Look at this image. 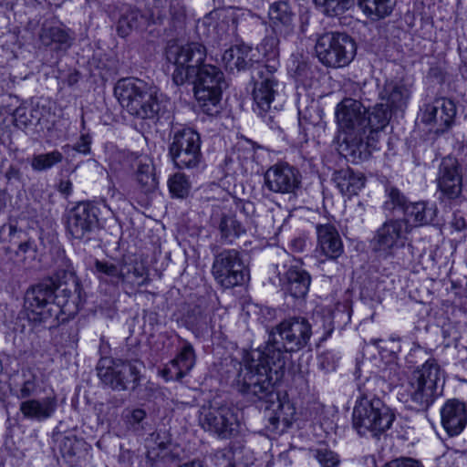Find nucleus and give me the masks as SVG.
I'll return each instance as SVG.
<instances>
[{
    "mask_svg": "<svg viewBox=\"0 0 467 467\" xmlns=\"http://www.w3.org/2000/svg\"><path fill=\"white\" fill-rule=\"evenodd\" d=\"M317 248L316 252L329 260H336L344 252L343 242L335 225L318 223L316 225Z\"/></svg>",
    "mask_w": 467,
    "mask_h": 467,
    "instance_id": "obj_20",
    "label": "nucleus"
},
{
    "mask_svg": "<svg viewBox=\"0 0 467 467\" xmlns=\"http://www.w3.org/2000/svg\"><path fill=\"white\" fill-rule=\"evenodd\" d=\"M205 20H217L226 26V30L233 33L236 30L238 20V10L234 7H223L215 9L208 14Z\"/></svg>",
    "mask_w": 467,
    "mask_h": 467,
    "instance_id": "obj_38",
    "label": "nucleus"
},
{
    "mask_svg": "<svg viewBox=\"0 0 467 467\" xmlns=\"http://www.w3.org/2000/svg\"><path fill=\"white\" fill-rule=\"evenodd\" d=\"M438 188L448 199L458 198L462 190V176L458 161L451 157L444 158L439 168Z\"/></svg>",
    "mask_w": 467,
    "mask_h": 467,
    "instance_id": "obj_19",
    "label": "nucleus"
},
{
    "mask_svg": "<svg viewBox=\"0 0 467 467\" xmlns=\"http://www.w3.org/2000/svg\"><path fill=\"white\" fill-rule=\"evenodd\" d=\"M57 408L55 398L47 397L42 400H31V418L43 420L49 418Z\"/></svg>",
    "mask_w": 467,
    "mask_h": 467,
    "instance_id": "obj_39",
    "label": "nucleus"
},
{
    "mask_svg": "<svg viewBox=\"0 0 467 467\" xmlns=\"http://www.w3.org/2000/svg\"><path fill=\"white\" fill-rule=\"evenodd\" d=\"M5 206V195L0 193V212L4 209Z\"/></svg>",
    "mask_w": 467,
    "mask_h": 467,
    "instance_id": "obj_59",
    "label": "nucleus"
},
{
    "mask_svg": "<svg viewBox=\"0 0 467 467\" xmlns=\"http://www.w3.org/2000/svg\"><path fill=\"white\" fill-rule=\"evenodd\" d=\"M279 35L275 34V36H269L265 37L263 39L262 43L260 44V47H259L261 52L265 57H267L273 60L272 64H274V62H275L276 66H277V63L275 60V58L279 54V50H278L279 40L277 37Z\"/></svg>",
    "mask_w": 467,
    "mask_h": 467,
    "instance_id": "obj_45",
    "label": "nucleus"
},
{
    "mask_svg": "<svg viewBox=\"0 0 467 467\" xmlns=\"http://www.w3.org/2000/svg\"><path fill=\"white\" fill-rule=\"evenodd\" d=\"M455 115L453 101L441 98L425 106L421 120L427 125L436 126L437 131H443L451 125Z\"/></svg>",
    "mask_w": 467,
    "mask_h": 467,
    "instance_id": "obj_21",
    "label": "nucleus"
},
{
    "mask_svg": "<svg viewBox=\"0 0 467 467\" xmlns=\"http://www.w3.org/2000/svg\"><path fill=\"white\" fill-rule=\"evenodd\" d=\"M63 281L57 282L52 278L43 280L31 289V323H47L52 317V310L48 307L51 301L58 306H65L79 285L78 278L72 273H63Z\"/></svg>",
    "mask_w": 467,
    "mask_h": 467,
    "instance_id": "obj_5",
    "label": "nucleus"
},
{
    "mask_svg": "<svg viewBox=\"0 0 467 467\" xmlns=\"http://www.w3.org/2000/svg\"><path fill=\"white\" fill-rule=\"evenodd\" d=\"M410 225L401 219H389L376 231L373 249L384 257L392 256L394 250L404 245Z\"/></svg>",
    "mask_w": 467,
    "mask_h": 467,
    "instance_id": "obj_14",
    "label": "nucleus"
},
{
    "mask_svg": "<svg viewBox=\"0 0 467 467\" xmlns=\"http://www.w3.org/2000/svg\"><path fill=\"white\" fill-rule=\"evenodd\" d=\"M336 118L342 131L367 130V109L358 100L343 99L337 106Z\"/></svg>",
    "mask_w": 467,
    "mask_h": 467,
    "instance_id": "obj_18",
    "label": "nucleus"
},
{
    "mask_svg": "<svg viewBox=\"0 0 467 467\" xmlns=\"http://www.w3.org/2000/svg\"><path fill=\"white\" fill-rule=\"evenodd\" d=\"M191 81L194 83V95L202 112L217 115L221 111L222 91L227 86L223 71L216 66L204 64Z\"/></svg>",
    "mask_w": 467,
    "mask_h": 467,
    "instance_id": "obj_8",
    "label": "nucleus"
},
{
    "mask_svg": "<svg viewBox=\"0 0 467 467\" xmlns=\"http://www.w3.org/2000/svg\"><path fill=\"white\" fill-rule=\"evenodd\" d=\"M58 191L66 195H68L72 192V182L69 180L61 181L58 185Z\"/></svg>",
    "mask_w": 467,
    "mask_h": 467,
    "instance_id": "obj_53",
    "label": "nucleus"
},
{
    "mask_svg": "<svg viewBox=\"0 0 467 467\" xmlns=\"http://www.w3.org/2000/svg\"><path fill=\"white\" fill-rule=\"evenodd\" d=\"M267 16L274 34L287 36L294 32L296 13L286 1L279 0L272 3Z\"/></svg>",
    "mask_w": 467,
    "mask_h": 467,
    "instance_id": "obj_22",
    "label": "nucleus"
},
{
    "mask_svg": "<svg viewBox=\"0 0 467 467\" xmlns=\"http://www.w3.org/2000/svg\"><path fill=\"white\" fill-rule=\"evenodd\" d=\"M63 155L57 150L46 154H39L34 157L31 166L36 171H45L50 169L55 164L61 162Z\"/></svg>",
    "mask_w": 467,
    "mask_h": 467,
    "instance_id": "obj_42",
    "label": "nucleus"
},
{
    "mask_svg": "<svg viewBox=\"0 0 467 467\" xmlns=\"http://www.w3.org/2000/svg\"><path fill=\"white\" fill-rule=\"evenodd\" d=\"M344 138L340 144L341 153L352 162L367 160L370 154L369 141L365 142L363 135L366 131H343Z\"/></svg>",
    "mask_w": 467,
    "mask_h": 467,
    "instance_id": "obj_26",
    "label": "nucleus"
},
{
    "mask_svg": "<svg viewBox=\"0 0 467 467\" xmlns=\"http://www.w3.org/2000/svg\"><path fill=\"white\" fill-rule=\"evenodd\" d=\"M276 65L265 64L258 67L257 78L253 90L254 111L267 121L275 119L272 103L279 89V81L275 75Z\"/></svg>",
    "mask_w": 467,
    "mask_h": 467,
    "instance_id": "obj_11",
    "label": "nucleus"
},
{
    "mask_svg": "<svg viewBox=\"0 0 467 467\" xmlns=\"http://www.w3.org/2000/svg\"><path fill=\"white\" fill-rule=\"evenodd\" d=\"M165 56L167 62L174 67L172 81L181 86L196 77L198 69L205 64L207 51L202 44L197 42L172 44L166 48Z\"/></svg>",
    "mask_w": 467,
    "mask_h": 467,
    "instance_id": "obj_7",
    "label": "nucleus"
},
{
    "mask_svg": "<svg viewBox=\"0 0 467 467\" xmlns=\"http://www.w3.org/2000/svg\"><path fill=\"white\" fill-rule=\"evenodd\" d=\"M95 269L98 273L109 277L112 282H122L123 262L119 265H117L107 261L96 260Z\"/></svg>",
    "mask_w": 467,
    "mask_h": 467,
    "instance_id": "obj_43",
    "label": "nucleus"
},
{
    "mask_svg": "<svg viewBox=\"0 0 467 467\" xmlns=\"http://www.w3.org/2000/svg\"><path fill=\"white\" fill-rule=\"evenodd\" d=\"M312 336V327L303 317H288L275 326L265 347V354L277 369L285 366L286 353L304 348Z\"/></svg>",
    "mask_w": 467,
    "mask_h": 467,
    "instance_id": "obj_3",
    "label": "nucleus"
},
{
    "mask_svg": "<svg viewBox=\"0 0 467 467\" xmlns=\"http://www.w3.org/2000/svg\"><path fill=\"white\" fill-rule=\"evenodd\" d=\"M199 422L204 431L222 438H229L237 432L239 426L235 410L227 405L202 406L200 410Z\"/></svg>",
    "mask_w": 467,
    "mask_h": 467,
    "instance_id": "obj_13",
    "label": "nucleus"
},
{
    "mask_svg": "<svg viewBox=\"0 0 467 467\" xmlns=\"http://www.w3.org/2000/svg\"><path fill=\"white\" fill-rule=\"evenodd\" d=\"M25 337V331L22 329L19 333H16L14 337V343L17 348L22 347V342Z\"/></svg>",
    "mask_w": 467,
    "mask_h": 467,
    "instance_id": "obj_55",
    "label": "nucleus"
},
{
    "mask_svg": "<svg viewBox=\"0 0 467 467\" xmlns=\"http://www.w3.org/2000/svg\"><path fill=\"white\" fill-rule=\"evenodd\" d=\"M314 456L324 467H337L339 463L338 456L329 449L320 448L314 451Z\"/></svg>",
    "mask_w": 467,
    "mask_h": 467,
    "instance_id": "obj_47",
    "label": "nucleus"
},
{
    "mask_svg": "<svg viewBox=\"0 0 467 467\" xmlns=\"http://www.w3.org/2000/svg\"><path fill=\"white\" fill-rule=\"evenodd\" d=\"M391 111L382 102L377 104L371 111H367V114H368L367 116V129L370 130L371 134L377 133L387 126L390 119Z\"/></svg>",
    "mask_w": 467,
    "mask_h": 467,
    "instance_id": "obj_36",
    "label": "nucleus"
},
{
    "mask_svg": "<svg viewBox=\"0 0 467 467\" xmlns=\"http://www.w3.org/2000/svg\"><path fill=\"white\" fill-rule=\"evenodd\" d=\"M27 384H28V381H25V382L23 383V386H22L21 389H20V395H19V397H20V398H22V399L26 398V397H27V395H28V388H27Z\"/></svg>",
    "mask_w": 467,
    "mask_h": 467,
    "instance_id": "obj_58",
    "label": "nucleus"
},
{
    "mask_svg": "<svg viewBox=\"0 0 467 467\" xmlns=\"http://www.w3.org/2000/svg\"><path fill=\"white\" fill-rule=\"evenodd\" d=\"M179 467H203V464L201 461L195 460L191 462L184 463Z\"/></svg>",
    "mask_w": 467,
    "mask_h": 467,
    "instance_id": "obj_57",
    "label": "nucleus"
},
{
    "mask_svg": "<svg viewBox=\"0 0 467 467\" xmlns=\"http://www.w3.org/2000/svg\"><path fill=\"white\" fill-rule=\"evenodd\" d=\"M358 5L372 20L383 19L393 11L391 0H358Z\"/></svg>",
    "mask_w": 467,
    "mask_h": 467,
    "instance_id": "obj_33",
    "label": "nucleus"
},
{
    "mask_svg": "<svg viewBox=\"0 0 467 467\" xmlns=\"http://www.w3.org/2000/svg\"><path fill=\"white\" fill-rule=\"evenodd\" d=\"M15 118V125L21 129V130H26L28 125V119L26 115L25 109H17L15 111L14 114Z\"/></svg>",
    "mask_w": 467,
    "mask_h": 467,
    "instance_id": "obj_52",
    "label": "nucleus"
},
{
    "mask_svg": "<svg viewBox=\"0 0 467 467\" xmlns=\"http://www.w3.org/2000/svg\"><path fill=\"white\" fill-rule=\"evenodd\" d=\"M364 464L367 467H377L376 458L374 455H368L364 457Z\"/></svg>",
    "mask_w": 467,
    "mask_h": 467,
    "instance_id": "obj_56",
    "label": "nucleus"
},
{
    "mask_svg": "<svg viewBox=\"0 0 467 467\" xmlns=\"http://www.w3.org/2000/svg\"><path fill=\"white\" fill-rule=\"evenodd\" d=\"M147 280L148 270L142 263L123 261L122 282L140 286L145 285Z\"/></svg>",
    "mask_w": 467,
    "mask_h": 467,
    "instance_id": "obj_35",
    "label": "nucleus"
},
{
    "mask_svg": "<svg viewBox=\"0 0 467 467\" xmlns=\"http://www.w3.org/2000/svg\"><path fill=\"white\" fill-rule=\"evenodd\" d=\"M315 49L323 65L337 68L348 66L354 59L357 45L347 34L328 32L317 38Z\"/></svg>",
    "mask_w": 467,
    "mask_h": 467,
    "instance_id": "obj_9",
    "label": "nucleus"
},
{
    "mask_svg": "<svg viewBox=\"0 0 467 467\" xmlns=\"http://www.w3.org/2000/svg\"><path fill=\"white\" fill-rule=\"evenodd\" d=\"M168 186L171 193L178 198H183L188 195L190 191V182L183 173H175L169 179Z\"/></svg>",
    "mask_w": 467,
    "mask_h": 467,
    "instance_id": "obj_44",
    "label": "nucleus"
},
{
    "mask_svg": "<svg viewBox=\"0 0 467 467\" xmlns=\"http://www.w3.org/2000/svg\"><path fill=\"white\" fill-rule=\"evenodd\" d=\"M19 431V428H14L11 432H12V437Z\"/></svg>",
    "mask_w": 467,
    "mask_h": 467,
    "instance_id": "obj_63",
    "label": "nucleus"
},
{
    "mask_svg": "<svg viewBox=\"0 0 467 467\" xmlns=\"http://www.w3.org/2000/svg\"><path fill=\"white\" fill-rule=\"evenodd\" d=\"M282 289L294 298H304L310 286L309 274L298 266H291L280 276Z\"/></svg>",
    "mask_w": 467,
    "mask_h": 467,
    "instance_id": "obj_25",
    "label": "nucleus"
},
{
    "mask_svg": "<svg viewBox=\"0 0 467 467\" xmlns=\"http://www.w3.org/2000/svg\"><path fill=\"white\" fill-rule=\"evenodd\" d=\"M219 230L222 238L230 242L245 232L244 227L233 214L222 215L219 223Z\"/></svg>",
    "mask_w": 467,
    "mask_h": 467,
    "instance_id": "obj_37",
    "label": "nucleus"
},
{
    "mask_svg": "<svg viewBox=\"0 0 467 467\" xmlns=\"http://www.w3.org/2000/svg\"><path fill=\"white\" fill-rule=\"evenodd\" d=\"M39 39L44 46L54 47L55 49H67L73 43L74 36L69 29L46 22L39 33Z\"/></svg>",
    "mask_w": 467,
    "mask_h": 467,
    "instance_id": "obj_28",
    "label": "nucleus"
},
{
    "mask_svg": "<svg viewBox=\"0 0 467 467\" xmlns=\"http://www.w3.org/2000/svg\"><path fill=\"white\" fill-rule=\"evenodd\" d=\"M159 447H161V449H166L167 448V445L165 442H160L159 443Z\"/></svg>",
    "mask_w": 467,
    "mask_h": 467,
    "instance_id": "obj_62",
    "label": "nucleus"
},
{
    "mask_svg": "<svg viewBox=\"0 0 467 467\" xmlns=\"http://www.w3.org/2000/svg\"><path fill=\"white\" fill-rule=\"evenodd\" d=\"M383 467H423V465L411 458L396 459L388 463Z\"/></svg>",
    "mask_w": 467,
    "mask_h": 467,
    "instance_id": "obj_50",
    "label": "nucleus"
},
{
    "mask_svg": "<svg viewBox=\"0 0 467 467\" xmlns=\"http://www.w3.org/2000/svg\"><path fill=\"white\" fill-rule=\"evenodd\" d=\"M146 17L137 9L129 8L119 17L117 25V32L121 37L129 36L132 30L144 26Z\"/></svg>",
    "mask_w": 467,
    "mask_h": 467,
    "instance_id": "obj_34",
    "label": "nucleus"
},
{
    "mask_svg": "<svg viewBox=\"0 0 467 467\" xmlns=\"http://www.w3.org/2000/svg\"><path fill=\"white\" fill-rule=\"evenodd\" d=\"M402 220L410 225V232L412 227L428 224L433 221L435 210L428 207L425 202H411L405 208Z\"/></svg>",
    "mask_w": 467,
    "mask_h": 467,
    "instance_id": "obj_30",
    "label": "nucleus"
},
{
    "mask_svg": "<svg viewBox=\"0 0 467 467\" xmlns=\"http://www.w3.org/2000/svg\"><path fill=\"white\" fill-rule=\"evenodd\" d=\"M301 183L299 171L287 163L271 166L265 173V185L275 193H294Z\"/></svg>",
    "mask_w": 467,
    "mask_h": 467,
    "instance_id": "obj_16",
    "label": "nucleus"
},
{
    "mask_svg": "<svg viewBox=\"0 0 467 467\" xmlns=\"http://www.w3.org/2000/svg\"><path fill=\"white\" fill-rule=\"evenodd\" d=\"M91 142L92 140L89 134H81L79 140L73 146V150L84 155L89 154Z\"/></svg>",
    "mask_w": 467,
    "mask_h": 467,
    "instance_id": "obj_49",
    "label": "nucleus"
},
{
    "mask_svg": "<svg viewBox=\"0 0 467 467\" xmlns=\"http://www.w3.org/2000/svg\"><path fill=\"white\" fill-rule=\"evenodd\" d=\"M194 363L193 348L191 344L186 343L177 357L170 362L165 371L171 374L175 379L180 380L193 368Z\"/></svg>",
    "mask_w": 467,
    "mask_h": 467,
    "instance_id": "obj_31",
    "label": "nucleus"
},
{
    "mask_svg": "<svg viewBox=\"0 0 467 467\" xmlns=\"http://www.w3.org/2000/svg\"><path fill=\"white\" fill-rule=\"evenodd\" d=\"M146 411L142 409H134L131 410H125L123 413V419L129 429L133 431H139L140 429V423L146 418Z\"/></svg>",
    "mask_w": 467,
    "mask_h": 467,
    "instance_id": "obj_46",
    "label": "nucleus"
},
{
    "mask_svg": "<svg viewBox=\"0 0 467 467\" xmlns=\"http://www.w3.org/2000/svg\"><path fill=\"white\" fill-rule=\"evenodd\" d=\"M379 341H381V340L380 339H372L371 340L372 344H374V345H378Z\"/></svg>",
    "mask_w": 467,
    "mask_h": 467,
    "instance_id": "obj_64",
    "label": "nucleus"
},
{
    "mask_svg": "<svg viewBox=\"0 0 467 467\" xmlns=\"http://www.w3.org/2000/svg\"><path fill=\"white\" fill-rule=\"evenodd\" d=\"M443 375L435 359H428L413 369L401 384L400 400L416 410H427L441 394Z\"/></svg>",
    "mask_w": 467,
    "mask_h": 467,
    "instance_id": "obj_2",
    "label": "nucleus"
},
{
    "mask_svg": "<svg viewBox=\"0 0 467 467\" xmlns=\"http://www.w3.org/2000/svg\"><path fill=\"white\" fill-rule=\"evenodd\" d=\"M134 462V453L130 450L121 448L119 455V467H131Z\"/></svg>",
    "mask_w": 467,
    "mask_h": 467,
    "instance_id": "obj_51",
    "label": "nucleus"
},
{
    "mask_svg": "<svg viewBox=\"0 0 467 467\" xmlns=\"http://www.w3.org/2000/svg\"><path fill=\"white\" fill-rule=\"evenodd\" d=\"M213 462L217 467H234V452L227 448L219 450L213 454Z\"/></svg>",
    "mask_w": 467,
    "mask_h": 467,
    "instance_id": "obj_48",
    "label": "nucleus"
},
{
    "mask_svg": "<svg viewBox=\"0 0 467 467\" xmlns=\"http://www.w3.org/2000/svg\"><path fill=\"white\" fill-rule=\"evenodd\" d=\"M333 180L339 192L348 197L357 195L366 183L365 176L361 172H356L351 169H342L336 171Z\"/></svg>",
    "mask_w": 467,
    "mask_h": 467,
    "instance_id": "obj_29",
    "label": "nucleus"
},
{
    "mask_svg": "<svg viewBox=\"0 0 467 467\" xmlns=\"http://www.w3.org/2000/svg\"><path fill=\"white\" fill-rule=\"evenodd\" d=\"M27 245H28L27 242L20 244L19 250H21L22 252L26 253V249H27Z\"/></svg>",
    "mask_w": 467,
    "mask_h": 467,
    "instance_id": "obj_60",
    "label": "nucleus"
},
{
    "mask_svg": "<svg viewBox=\"0 0 467 467\" xmlns=\"http://www.w3.org/2000/svg\"><path fill=\"white\" fill-rule=\"evenodd\" d=\"M254 2V4L256 5V6H260L261 4L264 3L265 0H252Z\"/></svg>",
    "mask_w": 467,
    "mask_h": 467,
    "instance_id": "obj_61",
    "label": "nucleus"
},
{
    "mask_svg": "<svg viewBox=\"0 0 467 467\" xmlns=\"http://www.w3.org/2000/svg\"><path fill=\"white\" fill-rule=\"evenodd\" d=\"M201 145L200 134L191 128H184L172 136L169 155L178 169H196L202 161Z\"/></svg>",
    "mask_w": 467,
    "mask_h": 467,
    "instance_id": "obj_10",
    "label": "nucleus"
},
{
    "mask_svg": "<svg viewBox=\"0 0 467 467\" xmlns=\"http://www.w3.org/2000/svg\"><path fill=\"white\" fill-rule=\"evenodd\" d=\"M410 95V87L402 79L386 81L379 94L382 103L392 111L404 110Z\"/></svg>",
    "mask_w": 467,
    "mask_h": 467,
    "instance_id": "obj_23",
    "label": "nucleus"
},
{
    "mask_svg": "<svg viewBox=\"0 0 467 467\" xmlns=\"http://www.w3.org/2000/svg\"><path fill=\"white\" fill-rule=\"evenodd\" d=\"M277 369L265 354V350H255L246 359L237 376L240 391L251 398L270 401L274 396L272 373L277 376Z\"/></svg>",
    "mask_w": 467,
    "mask_h": 467,
    "instance_id": "obj_4",
    "label": "nucleus"
},
{
    "mask_svg": "<svg viewBox=\"0 0 467 467\" xmlns=\"http://www.w3.org/2000/svg\"><path fill=\"white\" fill-rule=\"evenodd\" d=\"M20 411L25 419L29 416V400H24L21 402Z\"/></svg>",
    "mask_w": 467,
    "mask_h": 467,
    "instance_id": "obj_54",
    "label": "nucleus"
},
{
    "mask_svg": "<svg viewBox=\"0 0 467 467\" xmlns=\"http://www.w3.org/2000/svg\"><path fill=\"white\" fill-rule=\"evenodd\" d=\"M212 274L223 288L241 285L249 278L243 255L235 249L223 250L214 256Z\"/></svg>",
    "mask_w": 467,
    "mask_h": 467,
    "instance_id": "obj_12",
    "label": "nucleus"
},
{
    "mask_svg": "<svg viewBox=\"0 0 467 467\" xmlns=\"http://www.w3.org/2000/svg\"><path fill=\"white\" fill-rule=\"evenodd\" d=\"M97 208L89 202H79L67 214V232L76 239H83L98 225Z\"/></svg>",
    "mask_w": 467,
    "mask_h": 467,
    "instance_id": "obj_17",
    "label": "nucleus"
},
{
    "mask_svg": "<svg viewBox=\"0 0 467 467\" xmlns=\"http://www.w3.org/2000/svg\"><path fill=\"white\" fill-rule=\"evenodd\" d=\"M251 52L252 49L248 47H232L224 51L223 61L230 70L245 69L252 62Z\"/></svg>",
    "mask_w": 467,
    "mask_h": 467,
    "instance_id": "obj_32",
    "label": "nucleus"
},
{
    "mask_svg": "<svg viewBox=\"0 0 467 467\" xmlns=\"http://www.w3.org/2000/svg\"><path fill=\"white\" fill-rule=\"evenodd\" d=\"M387 199L384 202V209L393 211L395 209L405 210L407 204V199L404 194L394 186H388L386 188Z\"/></svg>",
    "mask_w": 467,
    "mask_h": 467,
    "instance_id": "obj_41",
    "label": "nucleus"
},
{
    "mask_svg": "<svg viewBox=\"0 0 467 467\" xmlns=\"http://www.w3.org/2000/svg\"><path fill=\"white\" fill-rule=\"evenodd\" d=\"M135 181L144 193L153 192L158 188V178L153 161L146 155L137 156L132 165Z\"/></svg>",
    "mask_w": 467,
    "mask_h": 467,
    "instance_id": "obj_27",
    "label": "nucleus"
},
{
    "mask_svg": "<svg viewBox=\"0 0 467 467\" xmlns=\"http://www.w3.org/2000/svg\"><path fill=\"white\" fill-rule=\"evenodd\" d=\"M114 93L119 104L138 119H152L161 110L157 91L139 78L119 79Z\"/></svg>",
    "mask_w": 467,
    "mask_h": 467,
    "instance_id": "obj_6",
    "label": "nucleus"
},
{
    "mask_svg": "<svg viewBox=\"0 0 467 467\" xmlns=\"http://www.w3.org/2000/svg\"><path fill=\"white\" fill-rule=\"evenodd\" d=\"M385 384L381 378L372 376L358 387L359 397L353 410L352 422L361 436L369 432L378 437L389 430L395 420L392 410L378 397Z\"/></svg>",
    "mask_w": 467,
    "mask_h": 467,
    "instance_id": "obj_1",
    "label": "nucleus"
},
{
    "mask_svg": "<svg viewBox=\"0 0 467 467\" xmlns=\"http://www.w3.org/2000/svg\"><path fill=\"white\" fill-rule=\"evenodd\" d=\"M315 4L323 8V12L330 16H337L348 10L354 0H313Z\"/></svg>",
    "mask_w": 467,
    "mask_h": 467,
    "instance_id": "obj_40",
    "label": "nucleus"
},
{
    "mask_svg": "<svg viewBox=\"0 0 467 467\" xmlns=\"http://www.w3.org/2000/svg\"><path fill=\"white\" fill-rule=\"evenodd\" d=\"M441 424L450 436L460 434L467 423L465 404L457 400H448L441 410Z\"/></svg>",
    "mask_w": 467,
    "mask_h": 467,
    "instance_id": "obj_24",
    "label": "nucleus"
},
{
    "mask_svg": "<svg viewBox=\"0 0 467 467\" xmlns=\"http://www.w3.org/2000/svg\"><path fill=\"white\" fill-rule=\"evenodd\" d=\"M97 370L100 380L115 390L127 389L139 379L140 373L132 363L122 360H101Z\"/></svg>",
    "mask_w": 467,
    "mask_h": 467,
    "instance_id": "obj_15",
    "label": "nucleus"
}]
</instances>
